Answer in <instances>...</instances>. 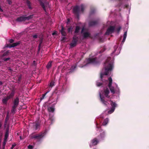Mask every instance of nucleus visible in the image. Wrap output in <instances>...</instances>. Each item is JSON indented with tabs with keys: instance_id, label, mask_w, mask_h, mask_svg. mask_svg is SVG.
Instances as JSON below:
<instances>
[{
	"instance_id": "4",
	"label": "nucleus",
	"mask_w": 149,
	"mask_h": 149,
	"mask_svg": "<svg viewBox=\"0 0 149 149\" xmlns=\"http://www.w3.org/2000/svg\"><path fill=\"white\" fill-rule=\"evenodd\" d=\"M86 8V6L83 4L80 6H76L73 9V12L75 14L78 15L79 14L82 13Z\"/></svg>"
},
{
	"instance_id": "47",
	"label": "nucleus",
	"mask_w": 149,
	"mask_h": 149,
	"mask_svg": "<svg viewBox=\"0 0 149 149\" xmlns=\"http://www.w3.org/2000/svg\"><path fill=\"white\" fill-rule=\"evenodd\" d=\"M103 115H105L104 113H103L102 115H101V117H102L103 118H104V117L103 116Z\"/></svg>"
},
{
	"instance_id": "33",
	"label": "nucleus",
	"mask_w": 149,
	"mask_h": 149,
	"mask_svg": "<svg viewBox=\"0 0 149 149\" xmlns=\"http://www.w3.org/2000/svg\"><path fill=\"white\" fill-rule=\"evenodd\" d=\"M96 85L97 86H102V83L99 82L98 81H97Z\"/></svg>"
},
{
	"instance_id": "28",
	"label": "nucleus",
	"mask_w": 149,
	"mask_h": 149,
	"mask_svg": "<svg viewBox=\"0 0 149 149\" xmlns=\"http://www.w3.org/2000/svg\"><path fill=\"white\" fill-rule=\"evenodd\" d=\"M52 66V62L50 61L49 62L47 65V69L50 68Z\"/></svg>"
},
{
	"instance_id": "51",
	"label": "nucleus",
	"mask_w": 149,
	"mask_h": 149,
	"mask_svg": "<svg viewBox=\"0 0 149 149\" xmlns=\"http://www.w3.org/2000/svg\"><path fill=\"white\" fill-rule=\"evenodd\" d=\"M1 126H2V124L0 122V128L1 127Z\"/></svg>"
},
{
	"instance_id": "13",
	"label": "nucleus",
	"mask_w": 149,
	"mask_h": 149,
	"mask_svg": "<svg viewBox=\"0 0 149 149\" xmlns=\"http://www.w3.org/2000/svg\"><path fill=\"white\" fill-rule=\"evenodd\" d=\"M118 46H116L114 47V50L113 52L111 54L112 55H118L120 53V50L118 49L117 50V48H118Z\"/></svg>"
},
{
	"instance_id": "29",
	"label": "nucleus",
	"mask_w": 149,
	"mask_h": 149,
	"mask_svg": "<svg viewBox=\"0 0 149 149\" xmlns=\"http://www.w3.org/2000/svg\"><path fill=\"white\" fill-rule=\"evenodd\" d=\"M26 3L29 8L30 9H31V7L30 6V1L27 0L26 1Z\"/></svg>"
},
{
	"instance_id": "58",
	"label": "nucleus",
	"mask_w": 149,
	"mask_h": 149,
	"mask_svg": "<svg viewBox=\"0 0 149 149\" xmlns=\"http://www.w3.org/2000/svg\"><path fill=\"white\" fill-rule=\"evenodd\" d=\"M1 91H0V93H1Z\"/></svg>"
},
{
	"instance_id": "42",
	"label": "nucleus",
	"mask_w": 149,
	"mask_h": 149,
	"mask_svg": "<svg viewBox=\"0 0 149 149\" xmlns=\"http://www.w3.org/2000/svg\"><path fill=\"white\" fill-rule=\"evenodd\" d=\"M6 141H7V140H4V141L3 143V145L4 146H5V145H6Z\"/></svg>"
},
{
	"instance_id": "19",
	"label": "nucleus",
	"mask_w": 149,
	"mask_h": 149,
	"mask_svg": "<svg viewBox=\"0 0 149 149\" xmlns=\"http://www.w3.org/2000/svg\"><path fill=\"white\" fill-rule=\"evenodd\" d=\"M48 109L49 112H53L54 111L55 109L54 107L50 106L48 107Z\"/></svg>"
},
{
	"instance_id": "37",
	"label": "nucleus",
	"mask_w": 149,
	"mask_h": 149,
	"mask_svg": "<svg viewBox=\"0 0 149 149\" xmlns=\"http://www.w3.org/2000/svg\"><path fill=\"white\" fill-rule=\"evenodd\" d=\"M10 59V58H4L3 60L4 61H7L8 60H9Z\"/></svg>"
},
{
	"instance_id": "5",
	"label": "nucleus",
	"mask_w": 149,
	"mask_h": 149,
	"mask_svg": "<svg viewBox=\"0 0 149 149\" xmlns=\"http://www.w3.org/2000/svg\"><path fill=\"white\" fill-rule=\"evenodd\" d=\"M46 134V132H45L33 136L31 137V138L35 139L38 141H40L44 138Z\"/></svg>"
},
{
	"instance_id": "44",
	"label": "nucleus",
	"mask_w": 149,
	"mask_h": 149,
	"mask_svg": "<svg viewBox=\"0 0 149 149\" xmlns=\"http://www.w3.org/2000/svg\"><path fill=\"white\" fill-rule=\"evenodd\" d=\"M8 52H6V53H4L3 54V56H4L5 55H6L7 54H8Z\"/></svg>"
},
{
	"instance_id": "24",
	"label": "nucleus",
	"mask_w": 149,
	"mask_h": 149,
	"mask_svg": "<svg viewBox=\"0 0 149 149\" xmlns=\"http://www.w3.org/2000/svg\"><path fill=\"white\" fill-rule=\"evenodd\" d=\"M17 107H16L15 106H13L12 107V109L11 111V112L13 114L15 113L16 111V109Z\"/></svg>"
},
{
	"instance_id": "35",
	"label": "nucleus",
	"mask_w": 149,
	"mask_h": 149,
	"mask_svg": "<svg viewBox=\"0 0 149 149\" xmlns=\"http://www.w3.org/2000/svg\"><path fill=\"white\" fill-rule=\"evenodd\" d=\"M73 28L72 27H70L68 29V31L69 32H71L72 31V29H73Z\"/></svg>"
},
{
	"instance_id": "18",
	"label": "nucleus",
	"mask_w": 149,
	"mask_h": 149,
	"mask_svg": "<svg viewBox=\"0 0 149 149\" xmlns=\"http://www.w3.org/2000/svg\"><path fill=\"white\" fill-rule=\"evenodd\" d=\"M61 32L62 36H65L66 35V32L65 31V29L62 26H61Z\"/></svg>"
},
{
	"instance_id": "53",
	"label": "nucleus",
	"mask_w": 149,
	"mask_h": 149,
	"mask_svg": "<svg viewBox=\"0 0 149 149\" xmlns=\"http://www.w3.org/2000/svg\"><path fill=\"white\" fill-rule=\"evenodd\" d=\"M102 89H104V88H103L101 87V90Z\"/></svg>"
},
{
	"instance_id": "3",
	"label": "nucleus",
	"mask_w": 149,
	"mask_h": 149,
	"mask_svg": "<svg viewBox=\"0 0 149 149\" xmlns=\"http://www.w3.org/2000/svg\"><path fill=\"white\" fill-rule=\"evenodd\" d=\"M112 79L111 77H109L108 78V81H106V85L109 82L108 86L111 92L114 94L115 93H119L120 90L117 84L116 83H113L112 85Z\"/></svg>"
},
{
	"instance_id": "1",
	"label": "nucleus",
	"mask_w": 149,
	"mask_h": 149,
	"mask_svg": "<svg viewBox=\"0 0 149 149\" xmlns=\"http://www.w3.org/2000/svg\"><path fill=\"white\" fill-rule=\"evenodd\" d=\"M109 93L110 92L108 88H107L106 89L104 88L103 91H101L99 92V96L101 101L104 105L107 106L108 104H110L112 107L107 112L109 114H111L114 111L117 104L115 102L111 101H109V102H107V99L110 97L109 95Z\"/></svg>"
},
{
	"instance_id": "26",
	"label": "nucleus",
	"mask_w": 149,
	"mask_h": 149,
	"mask_svg": "<svg viewBox=\"0 0 149 149\" xmlns=\"http://www.w3.org/2000/svg\"><path fill=\"white\" fill-rule=\"evenodd\" d=\"M80 27H79L78 26H76L75 31L74 32L75 34H76V33H77L80 30Z\"/></svg>"
},
{
	"instance_id": "57",
	"label": "nucleus",
	"mask_w": 149,
	"mask_h": 149,
	"mask_svg": "<svg viewBox=\"0 0 149 149\" xmlns=\"http://www.w3.org/2000/svg\"><path fill=\"white\" fill-rule=\"evenodd\" d=\"M40 45H39V47H40Z\"/></svg>"
},
{
	"instance_id": "41",
	"label": "nucleus",
	"mask_w": 149,
	"mask_h": 149,
	"mask_svg": "<svg viewBox=\"0 0 149 149\" xmlns=\"http://www.w3.org/2000/svg\"><path fill=\"white\" fill-rule=\"evenodd\" d=\"M9 41L10 43H12L14 42V40L12 39H11L9 40Z\"/></svg>"
},
{
	"instance_id": "31",
	"label": "nucleus",
	"mask_w": 149,
	"mask_h": 149,
	"mask_svg": "<svg viewBox=\"0 0 149 149\" xmlns=\"http://www.w3.org/2000/svg\"><path fill=\"white\" fill-rule=\"evenodd\" d=\"M49 92V91H47V92L46 93L43 94L42 95V97L40 98V100H42L43 99H44V98L45 96Z\"/></svg>"
},
{
	"instance_id": "36",
	"label": "nucleus",
	"mask_w": 149,
	"mask_h": 149,
	"mask_svg": "<svg viewBox=\"0 0 149 149\" xmlns=\"http://www.w3.org/2000/svg\"><path fill=\"white\" fill-rule=\"evenodd\" d=\"M28 148L29 149H32L33 148V146L31 145H29L28 146Z\"/></svg>"
},
{
	"instance_id": "9",
	"label": "nucleus",
	"mask_w": 149,
	"mask_h": 149,
	"mask_svg": "<svg viewBox=\"0 0 149 149\" xmlns=\"http://www.w3.org/2000/svg\"><path fill=\"white\" fill-rule=\"evenodd\" d=\"M115 29V27L113 26H110L107 29L105 33V34L109 35L113 33Z\"/></svg>"
},
{
	"instance_id": "43",
	"label": "nucleus",
	"mask_w": 149,
	"mask_h": 149,
	"mask_svg": "<svg viewBox=\"0 0 149 149\" xmlns=\"http://www.w3.org/2000/svg\"><path fill=\"white\" fill-rule=\"evenodd\" d=\"M33 38H36L37 37V35H33Z\"/></svg>"
},
{
	"instance_id": "14",
	"label": "nucleus",
	"mask_w": 149,
	"mask_h": 149,
	"mask_svg": "<svg viewBox=\"0 0 149 149\" xmlns=\"http://www.w3.org/2000/svg\"><path fill=\"white\" fill-rule=\"evenodd\" d=\"M19 44V42H17L15 43H13L11 45H7L6 46V47H9V48H11L12 47H14L15 46H16L18 45Z\"/></svg>"
},
{
	"instance_id": "45",
	"label": "nucleus",
	"mask_w": 149,
	"mask_h": 149,
	"mask_svg": "<svg viewBox=\"0 0 149 149\" xmlns=\"http://www.w3.org/2000/svg\"><path fill=\"white\" fill-rule=\"evenodd\" d=\"M70 22V19H67V24H68Z\"/></svg>"
},
{
	"instance_id": "54",
	"label": "nucleus",
	"mask_w": 149,
	"mask_h": 149,
	"mask_svg": "<svg viewBox=\"0 0 149 149\" xmlns=\"http://www.w3.org/2000/svg\"><path fill=\"white\" fill-rule=\"evenodd\" d=\"M33 63H35V61H33Z\"/></svg>"
},
{
	"instance_id": "25",
	"label": "nucleus",
	"mask_w": 149,
	"mask_h": 149,
	"mask_svg": "<svg viewBox=\"0 0 149 149\" xmlns=\"http://www.w3.org/2000/svg\"><path fill=\"white\" fill-rule=\"evenodd\" d=\"M33 126L34 130H36L39 128L40 125L36 123L35 125H33Z\"/></svg>"
},
{
	"instance_id": "32",
	"label": "nucleus",
	"mask_w": 149,
	"mask_h": 149,
	"mask_svg": "<svg viewBox=\"0 0 149 149\" xmlns=\"http://www.w3.org/2000/svg\"><path fill=\"white\" fill-rule=\"evenodd\" d=\"M76 67V65H74L72 66L70 70L71 71H73Z\"/></svg>"
},
{
	"instance_id": "27",
	"label": "nucleus",
	"mask_w": 149,
	"mask_h": 149,
	"mask_svg": "<svg viewBox=\"0 0 149 149\" xmlns=\"http://www.w3.org/2000/svg\"><path fill=\"white\" fill-rule=\"evenodd\" d=\"M49 119L52 122L51 123V124H52L53 121L54 120V118L53 115H50L49 116Z\"/></svg>"
},
{
	"instance_id": "6",
	"label": "nucleus",
	"mask_w": 149,
	"mask_h": 149,
	"mask_svg": "<svg viewBox=\"0 0 149 149\" xmlns=\"http://www.w3.org/2000/svg\"><path fill=\"white\" fill-rule=\"evenodd\" d=\"M33 15H31L28 17H26L25 16H23L18 17L17 19V20L19 22L24 21L26 20H29L32 18Z\"/></svg>"
},
{
	"instance_id": "16",
	"label": "nucleus",
	"mask_w": 149,
	"mask_h": 149,
	"mask_svg": "<svg viewBox=\"0 0 149 149\" xmlns=\"http://www.w3.org/2000/svg\"><path fill=\"white\" fill-rule=\"evenodd\" d=\"M15 94V91L14 90H13L12 91L11 93L10 94L8 93L7 96L10 99L12 98L14 95Z\"/></svg>"
},
{
	"instance_id": "7",
	"label": "nucleus",
	"mask_w": 149,
	"mask_h": 149,
	"mask_svg": "<svg viewBox=\"0 0 149 149\" xmlns=\"http://www.w3.org/2000/svg\"><path fill=\"white\" fill-rule=\"evenodd\" d=\"M86 64L85 66L89 64H96L97 63L96 58L95 57L89 58L86 60Z\"/></svg>"
},
{
	"instance_id": "39",
	"label": "nucleus",
	"mask_w": 149,
	"mask_h": 149,
	"mask_svg": "<svg viewBox=\"0 0 149 149\" xmlns=\"http://www.w3.org/2000/svg\"><path fill=\"white\" fill-rule=\"evenodd\" d=\"M16 146V144H15V143H14L12 145V146L11 148V149H13V148H14L15 146Z\"/></svg>"
},
{
	"instance_id": "46",
	"label": "nucleus",
	"mask_w": 149,
	"mask_h": 149,
	"mask_svg": "<svg viewBox=\"0 0 149 149\" xmlns=\"http://www.w3.org/2000/svg\"><path fill=\"white\" fill-rule=\"evenodd\" d=\"M8 69L10 71H12L13 70L10 67H8Z\"/></svg>"
},
{
	"instance_id": "10",
	"label": "nucleus",
	"mask_w": 149,
	"mask_h": 149,
	"mask_svg": "<svg viewBox=\"0 0 149 149\" xmlns=\"http://www.w3.org/2000/svg\"><path fill=\"white\" fill-rule=\"evenodd\" d=\"M77 41V39L75 36L73 37V39L72 42L70 44V47H73L75 46L76 45Z\"/></svg>"
},
{
	"instance_id": "56",
	"label": "nucleus",
	"mask_w": 149,
	"mask_h": 149,
	"mask_svg": "<svg viewBox=\"0 0 149 149\" xmlns=\"http://www.w3.org/2000/svg\"><path fill=\"white\" fill-rule=\"evenodd\" d=\"M20 139H21V137L20 136Z\"/></svg>"
},
{
	"instance_id": "52",
	"label": "nucleus",
	"mask_w": 149,
	"mask_h": 149,
	"mask_svg": "<svg viewBox=\"0 0 149 149\" xmlns=\"http://www.w3.org/2000/svg\"><path fill=\"white\" fill-rule=\"evenodd\" d=\"M20 78L19 77V79H18V80H19V81H20Z\"/></svg>"
},
{
	"instance_id": "40",
	"label": "nucleus",
	"mask_w": 149,
	"mask_h": 149,
	"mask_svg": "<svg viewBox=\"0 0 149 149\" xmlns=\"http://www.w3.org/2000/svg\"><path fill=\"white\" fill-rule=\"evenodd\" d=\"M8 114L7 115V116H6V120H5V124H6V122L7 121V120L8 119Z\"/></svg>"
},
{
	"instance_id": "30",
	"label": "nucleus",
	"mask_w": 149,
	"mask_h": 149,
	"mask_svg": "<svg viewBox=\"0 0 149 149\" xmlns=\"http://www.w3.org/2000/svg\"><path fill=\"white\" fill-rule=\"evenodd\" d=\"M8 132H6L5 134V137L4 138V140H7V139L8 137Z\"/></svg>"
},
{
	"instance_id": "8",
	"label": "nucleus",
	"mask_w": 149,
	"mask_h": 149,
	"mask_svg": "<svg viewBox=\"0 0 149 149\" xmlns=\"http://www.w3.org/2000/svg\"><path fill=\"white\" fill-rule=\"evenodd\" d=\"M81 33L84 38L89 37L90 36V34L88 31L85 29L84 27L82 28Z\"/></svg>"
},
{
	"instance_id": "12",
	"label": "nucleus",
	"mask_w": 149,
	"mask_h": 149,
	"mask_svg": "<svg viewBox=\"0 0 149 149\" xmlns=\"http://www.w3.org/2000/svg\"><path fill=\"white\" fill-rule=\"evenodd\" d=\"M41 5L43 8L45 12H46V8L48 7L49 8L50 7V6L49 3H48L46 2L43 3L41 2Z\"/></svg>"
},
{
	"instance_id": "11",
	"label": "nucleus",
	"mask_w": 149,
	"mask_h": 149,
	"mask_svg": "<svg viewBox=\"0 0 149 149\" xmlns=\"http://www.w3.org/2000/svg\"><path fill=\"white\" fill-rule=\"evenodd\" d=\"M99 142V140L96 138H95L93 139L90 144V146L91 147L92 146H95L97 145Z\"/></svg>"
},
{
	"instance_id": "22",
	"label": "nucleus",
	"mask_w": 149,
	"mask_h": 149,
	"mask_svg": "<svg viewBox=\"0 0 149 149\" xmlns=\"http://www.w3.org/2000/svg\"><path fill=\"white\" fill-rule=\"evenodd\" d=\"M127 36V31H126L124 32L123 34V38L122 42L123 43L125 41Z\"/></svg>"
},
{
	"instance_id": "48",
	"label": "nucleus",
	"mask_w": 149,
	"mask_h": 149,
	"mask_svg": "<svg viewBox=\"0 0 149 149\" xmlns=\"http://www.w3.org/2000/svg\"><path fill=\"white\" fill-rule=\"evenodd\" d=\"M96 127L97 129H99V126H98L97 125H96Z\"/></svg>"
},
{
	"instance_id": "55",
	"label": "nucleus",
	"mask_w": 149,
	"mask_h": 149,
	"mask_svg": "<svg viewBox=\"0 0 149 149\" xmlns=\"http://www.w3.org/2000/svg\"><path fill=\"white\" fill-rule=\"evenodd\" d=\"M65 38V37H63V39H64V38Z\"/></svg>"
},
{
	"instance_id": "21",
	"label": "nucleus",
	"mask_w": 149,
	"mask_h": 149,
	"mask_svg": "<svg viewBox=\"0 0 149 149\" xmlns=\"http://www.w3.org/2000/svg\"><path fill=\"white\" fill-rule=\"evenodd\" d=\"M97 23V21L91 22H89V25L90 26H92L95 25Z\"/></svg>"
},
{
	"instance_id": "50",
	"label": "nucleus",
	"mask_w": 149,
	"mask_h": 149,
	"mask_svg": "<svg viewBox=\"0 0 149 149\" xmlns=\"http://www.w3.org/2000/svg\"><path fill=\"white\" fill-rule=\"evenodd\" d=\"M56 33L55 32H54L52 33V35H55V34H56Z\"/></svg>"
},
{
	"instance_id": "20",
	"label": "nucleus",
	"mask_w": 149,
	"mask_h": 149,
	"mask_svg": "<svg viewBox=\"0 0 149 149\" xmlns=\"http://www.w3.org/2000/svg\"><path fill=\"white\" fill-rule=\"evenodd\" d=\"M109 121V120L108 118H106L104 120L103 122L102 123V125H103L105 126L108 123Z\"/></svg>"
},
{
	"instance_id": "34",
	"label": "nucleus",
	"mask_w": 149,
	"mask_h": 149,
	"mask_svg": "<svg viewBox=\"0 0 149 149\" xmlns=\"http://www.w3.org/2000/svg\"><path fill=\"white\" fill-rule=\"evenodd\" d=\"M54 82L52 81H51L50 84V85H49V86L51 87H52L53 86H54Z\"/></svg>"
},
{
	"instance_id": "2",
	"label": "nucleus",
	"mask_w": 149,
	"mask_h": 149,
	"mask_svg": "<svg viewBox=\"0 0 149 149\" xmlns=\"http://www.w3.org/2000/svg\"><path fill=\"white\" fill-rule=\"evenodd\" d=\"M114 58L110 57L107 58L104 65V68L102 70L100 73L101 79L103 82L105 81L104 78L108 75H109V73L113 70Z\"/></svg>"
},
{
	"instance_id": "23",
	"label": "nucleus",
	"mask_w": 149,
	"mask_h": 149,
	"mask_svg": "<svg viewBox=\"0 0 149 149\" xmlns=\"http://www.w3.org/2000/svg\"><path fill=\"white\" fill-rule=\"evenodd\" d=\"M9 99V98L7 96V97L3 99L2 102L4 104H6V103L7 101Z\"/></svg>"
},
{
	"instance_id": "17",
	"label": "nucleus",
	"mask_w": 149,
	"mask_h": 149,
	"mask_svg": "<svg viewBox=\"0 0 149 149\" xmlns=\"http://www.w3.org/2000/svg\"><path fill=\"white\" fill-rule=\"evenodd\" d=\"M105 136V133L104 131H103L100 134V136L99 137L100 139H102L104 138Z\"/></svg>"
},
{
	"instance_id": "49",
	"label": "nucleus",
	"mask_w": 149,
	"mask_h": 149,
	"mask_svg": "<svg viewBox=\"0 0 149 149\" xmlns=\"http://www.w3.org/2000/svg\"><path fill=\"white\" fill-rule=\"evenodd\" d=\"M3 84V83L2 81H0V85H2Z\"/></svg>"
},
{
	"instance_id": "15",
	"label": "nucleus",
	"mask_w": 149,
	"mask_h": 149,
	"mask_svg": "<svg viewBox=\"0 0 149 149\" xmlns=\"http://www.w3.org/2000/svg\"><path fill=\"white\" fill-rule=\"evenodd\" d=\"M19 99L18 97H17L14 100V105L16 107H17L19 103Z\"/></svg>"
},
{
	"instance_id": "38",
	"label": "nucleus",
	"mask_w": 149,
	"mask_h": 149,
	"mask_svg": "<svg viewBox=\"0 0 149 149\" xmlns=\"http://www.w3.org/2000/svg\"><path fill=\"white\" fill-rule=\"evenodd\" d=\"M121 29V27H119L117 29V31L118 33Z\"/></svg>"
}]
</instances>
